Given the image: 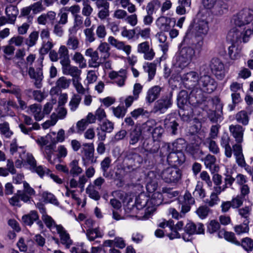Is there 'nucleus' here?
Instances as JSON below:
<instances>
[{
	"mask_svg": "<svg viewBox=\"0 0 253 253\" xmlns=\"http://www.w3.org/2000/svg\"><path fill=\"white\" fill-rule=\"evenodd\" d=\"M70 84L71 80L63 76L58 79L55 84L59 89H65L69 87Z\"/></svg>",
	"mask_w": 253,
	"mask_h": 253,
	"instance_id": "8fccbe9b",
	"label": "nucleus"
},
{
	"mask_svg": "<svg viewBox=\"0 0 253 253\" xmlns=\"http://www.w3.org/2000/svg\"><path fill=\"white\" fill-rule=\"evenodd\" d=\"M185 147V140L182 138L177 139L172 143H165L162 147L164 151L168 154V160L170 161L171 157L176 156V153L180 152Z\"/></svg>",
	"mask_w": 253,
	"mask_h": 253,
	"instance_id": "423d86ee",
	"label": "nucleus"
},
{
	"mask_svg": "<svg viewBox=\"0 0 253 253\" xmlns=\"http://www.w3.org/2000/svg\"><path fill=\"white\" fill-rule=\"evenodd\" d=\"M41 105L34 104L29 107L30 113L31 114L36 121H40L44 117Z\"/></svg>",
	"mask_w": 253,
	"mask_h": 253,
	"instance_id": "c85d7f7f",
	"label": "nucleus"
},
{
	"mask_svg": "<svg viewBox=\"0 0 253 253\" xmlns=\"http://www.w3.org/2000/svg\"><path fill=\"white\" fill-rule=\"evenodd\" d=\"M153 192L154 193L151 198H149V203L148 204L151 205V206L148 207L147 212H154L156 209V207L162 203V194L159 191H156V190Z\"/></svg>",
	"mask_w": 253,
	"mask_h": 253,
	"instance_id": "412c9836",
	"label": "nucleus"
},
{
	"mask_svg": "<svg viewBox=\"0 0 253 253\" xmlns=\"http://www.w3.org/2000/svg\"><path fill=\"white\" fill-rule=\"evenodd\" d=\"M39 32L33 31L30 33L28 38L26 39V43L29 47L34 46L39 39Z\"/></svg>",
	"mask_w": 253,
	"mask_h": 253,
	"instance_id": "864d4df0",
	"label": "nucleus"
},
{
	"mask_svg": "<svg viewBox=\"0 0 253 253\" xmlns=\"http://www.w3.org/2000/svg\"><path fill=\"white\" fill-rule=\"evenodd\" d=\"M217 86L215 81L209 75H204L200 78L199 83L198 86V92L201 94V91L210 93L214 91Z\"/></svg>",
	"mask_w": 253,
	"mask_h": 253,
	"instance_id": "0eeeda50",
	"label": "nucleus"
},
{
	"mask_svg": "<svg viewBox=\"0 0 253 253\" xmlns=\"http://www.w3.org/2000/svg\"><path fill=\"white\" fill-rule=\"evenodd\" d=\"M83 7L82 8V14L84 16L88 17L92 13L93 8L91 6L89 0H84L83 2Z\"/></svg>",
	"mask_w": 253,
	"mask_h": 253,
	"instance_id": "338daca9",
	"label": "nucleus"
},
{
	"mask_svg": "<svg viewBox=\"0 0 253 253\" xmlns=\"http://www.w3.org/2000/svg\"><path fill=\"white\" fill-rule=\"evenodd\" d=\"M85 55L90 58L88 61L89 67L97 68L100 66L102 59L99 57L97 50H94L91 47L88 48L85 51Z\"/></svg>",
	"mask_w": 253,
	"mask_h": 253,
	"instance_id": "4468645a",
	"label": "nucleus"
},
{
	"mask_svg": "<svg viewBox=\"0 0 253 253\" xmlns=\"http://www.w3.org/2000/svg\"><path fill=\"white\" fill-rule=\"evenodd\" d=\"M164 132V130L161 126H156L152 132L153 140L154 141H159L162 138Z\"/></svg>",
	"mask_w": 253,
	"mask_h": 253,
	"instance_id": "0e129e2a",
	"label": "nucleus"
},
{
	"mask_svg": "<svg viewBox=\"0 0 253 253\" xmlns=\"http://www.w3.org/2000/svg\"><path fill=\"white\" fill-rule=\"evenodd\" d=\"M28 73L31 78L35 80V84L36 86L38 88H40L41 87V83L43 79L42 71L39 70L36 72L33 68L30 67Z\"/></svg>",
	"mask_w": 253,
	"mask_h": 253,
	"instance_id": "2f4dec72",
	"label": "nucleus"
},
{
	"mask_svg": "<svg viewBox=\"0 0 253 253\" xmlns=\"http://www.w3.org/2000/svg\"><path fill=\"white\" fill-rule=\"evenodd\" d=\"M62 70L63 74L71 76L72 79H81L82 71L77 66H72L70 62L62 66Z\"/></svg>",
	"mask_w": 253,
	"mask_h": 253,
	"instance_id": "a211bd4d",
	"label": "nucleus"
},
{
	"mask_svg": "<svg viewBox=\"0 0 253 253\" xmlns=\"http://www.w3.org/2000/svg\"><path fill=\"white\" fill-rule=\"evenodd\" d=\"M42 218L46 227L52 232L55 231L56 228L59 226V224H57L53 218L45 213H43Z\"/></svg>",
	"mask_w": 253,
	"mask_h": 253,
	"instance_id": "4c0bfd02",
	"label": "nucleus"
},
{
	"mask_svg": "<svg viewBox=\"0 0 253 253\" xmlns=\"http://www.w3.org/2000/svg\"><path fill=\"white\" fill-rule=\"evenodd\" d=\"M0 104L3 107L4 110L7 112H9L11 108L14 109L18 108V106L16 102L14 100L11 99H8L7 100L4 99L1 100Z\"/></svg>",
	"mask_w": 253,
	"mask_h": 253,
	"instance_id": "49530a36",
	"label": "nucleus"
},
{
	"mask_svg": "<svg viewBox=\"0 0 253 253\" xmlns=\"http://www.w3.org/2000/svg\"><path fill=\"white\" fill-rule=\"evenodd\" d=\"M181 80L185 87L191 89V94L196 95L198 92V86L200 81L198 73L191 71L184 74L181 76Z\"/></svg>",
	"mask_w": 253,
	"mask_h": 253,
	"instance_id": "20e7f679",
	"label": "nucleus"
},
{
	"mask_svg": "<svg viewBox=\"0 0 253 253\" xmlns=\"http://www.w3.org/2000/svg\"><path fill=\"white\" fill-rule=\"evenodd\" d=\"M81 100V97L78 94H74L69 102L71 111L74 112L78 108Z\"/></svg>",
	"mask_w": 253,
	"mask_h": 253,
	"instance_id": "680f3d73",
	"label": "nucleus"
},
{
	"mask_svg": "<svg viewBox=\"0 0 253 253\" xmlns=\"http://www.w3.org/2000/svg\"><path fill=\"white\" fill-rule=\"evenodd\" d=\"M86 235L87 239L93 241L96 238H101L103 236V233L101 232L99 228H89L86 230Z\"/></svg>",
	"mask_w": 253,
	"mask_h": 253,
	"instance_id": "a19ab883",
	"label": "nucleus"
},
{
	"mask_svg": "<svg viewBox=\"0 0 253 253\" xmlns=\"http://www.w3.org/2000/svg\"><path fill=\"white\" fill-rule=\"evenodd\" d=\"M32 170L35 171L41 177L48 175L50 172L49 169L42 166H36Z\"/></svg>",
	"mask_w": 253,
	"mask_h": 253,
	"instance_id": "e2e57ef3",
	"label": "nucleus"
},
{
	"mask_svg": "<svg viewBox=\"0 0 253 253\" xmlns=\"http://www.w3.org/2000/svg\"><path fill=\"white\" fill-rule=\"evenodd\" d=\"M185 231L189 234H202L204 232V225L201 223L189 222L186 225Z\"/></svg>",
	"mask_w": 253,
	"mask_h": 253,
	"instance_id": "393cba45",
	"label": "nucleus"
},
{
	"mask_svg": "<svg viewBox=\"0 0 253 253\" xmlns=\"http://www.w3.org/2000/svg\"><path fill=\"white\" fill-rule=\"evenodd\" d=\"M5 13L8 18V23L13 24L16 19L19 11L16 6L9 5L6 7Z\"/></svg>",
	"mask_w": 253,
	"mask_h": 253,
	"instance_id": "cd10ccee",
	"label": "nucleus"
},
{
	"mask_svg": "<svg viewBox=\"0 0 253 253\" xmlns=\"http://www.w3.org/2000/svg\"><path fill=\"white\" fill-rule=\"evenodd\" d=\"M86 193L90 198L94 200L97 201L100 198L99 192L95 190L94 186L91 184L89 185L86 188Z\"/></svg>",
	"mask_w": 253,
	"mask_h": 253,
	"instance_id": "052dcab7",
	"label": "nucleus"
},
{
	"mask_svg": "<svg viewBox=\"0 0 253 253\" xmlns=\"http://www.w3.org/2000/svg\"><path fill=\"white\" fill-rule=\"evenodd\" d=\"M210 68L216 78L221 80L225 77L224 65L218 58H213L210 63Z\"/></svg>",
	"mask_w": 253,
	"mask_h": 253,
	"instance_id": "9b49d317",
	"label": "nucleus"
},
{
	"mask_svg": "<svg viewBox=\"0 0 253 253\" xmlns=\"http://www.w3.org/2000/svg\"><path fill=\"white\" fill-rule=\"evenodd\" d=\"M39 219V216L36 211H32L28 214H25L22 216V220L23 222L27 225L31 226L34 221Z\"/></svg>",
	"mask_w": 253,
	"mask_h": 253,
	"instance_id": "e433bc0d",
	"label": "nucleus"
},
{
	"mask_svg": "<svg viewBox=\"0 0 253 253\" xmlns=\"http://www.w3.org/2000/svg\"><path fill=\"white\" fill-rule=\"evenodd\" d=\"M180 170L177 168H168L161 173L162 178L167 183H176L181 178Z\"/></svg>",
	"mask_w": 253,
	"mask_h": 253,
	"instance_id": "9d476101",
	"label": "nucleus"
},
{
	"mask_svg": "<svg viewBox=\"0 0 253 253\" xmlns=\"http://www.w3.org/2000/svg\"><path fill=\"white\" fill-rule=\"evenodd\" d=\"M253 20V11L250 9H245L239 12L234 17L235 27H242L248 24Z\"/></svg>",
	"mask_w": 253,
	"mask_h": 253,
	"instance_id": "1a4fd4ad",
	"label": "nucleus"
},
{
	"mask_svg": "<svg viewBox=\"0 0 253 253\" xmlns=\"http://www.w3.org/2000/svg\"><path fill=\"white\" fill-rule=\"evenodd\" d=\"M205 144L209 148V150L214 154L219 153L220 149L215 141L211 138H208L206 139Z\"/></svg>",
	"mask_w": 253,
	"mask_h": 253,
	"instance_id": "de8ad7c7",
	"label": "nucleus"
},
{
	"mask_svg": "<svg viewBox=\"0 0 253 253\" xmlns=\"http://www.w3.org/2000/svg\"><path fill=\"white\" fill-rule=\"evenodd\" d=\"M156 173L154 171H150L148 172L146 178V188L150 193L157 190V181Z\"/></svg>",
	"mask_w": 253,
	"mask_h": 253,
	"instance_id": "a878e982",
	"label": "nucleus"
},
{
	"mask_svg": "<svg viewBox=\"0 0 253 253\" xmlns=\"http://www.w3.org/2000/svg\"><path fill=\"white\" fill-rule=\"evenodd\" d=\"M142 135V131L140 127L135 126L133 129L129 131V143L134 145L139 140Z\"/></svg>",
	"mask_w": 253,
	"mask_h": 253,
	"instance_id": "bb28decb",
	"label": "nucleus"
},
{
	"mask_svg": "<svg viewBox=\"0 0 253 253\" xmlns=\"http://www.w3.org/2000/svg\"><path fill=\"white\" fill-rule=\"evenodd\" d=\"M65 133L64 129L61 128L57 132L56 138L51 140L52 144H56L58 143H62L65 141Z\"/></svg>",
	"mask_w": 253,
	"mask_h": 253,
	"instance_id": "69168bd1",
	"label": "nucleus"
},
{
	"mask_svg": "<svg viewBox=\"0 0 253 253\" xmlns=\"http://www.w3.org/2000/svg\"><path fill=\"white\" fill-rule=\"evenodd\" d=\"M193 32L198 36L206 35L209 30V22L204 18H198L193 25Z\"/></svg>",
	"mask_w": 253,
	"mask_h": 253,
	"instance_id": "f8f14e48",
	"label": "nucleus"
},
{
	"mask_svg": "<svg viewBox=\"0 0 253 253\" xmlns=\"http://www.w3.org/2000/svg\"><path fill=\"white\" fill-rule=\"evenodd\" d=\"M172 104V95L169 94L162 97L154 104L152 112L154 113L164 114Z\"/></svg>",
	"mask_w": 253,
	"mask_h": 253,
	"instance_id": "6e6552de",
	"label": "nucleus"
},
{
	"mask_svg": "<svg viewBox=\"0 0 253 253\" xmlns=\"http://www.w3.org/2000/svg\"><path fill=\"white\" fill-rule=\"evenodd\" d=\"M251 114V112L248 113L244 110H241L236 114L235 119L238 123L243 126H247L249 123Z\"/></svg>",
	"mask_w": 253,
	"mask_h": 253,
	"instance_id": "c756f323",
	"label": "nucleus"
},
{
	"mask_svg": "<svg viewBox=\"0 0 253 253\" xmlns=\"http://www.w3.org/2000/svg\"><path fill=\"white\" fill-rule=\"evenodd\" d=\"M229 131L237 143H241L243 140L245 129L240 125H231L229 127Z\"/></svg>",
	"mask_w": 253,
	"mask_h": 253,
	"instance_id": "4be33fe9",
	"label": "nucleus"
},
{
	"mask_svg": "<svg viewBox=\"0 0 253 253\" xmlns=\"http://www.w3.org/2000/svg\"><path fill=\"white\" fill-rule=\"evenodd\" d=\"M137 50L138 53L144 54V58L145 60H152L155 53L152 48L150 47L148 42H144L138 44Z\"/></svg>",
	"mask_w": 253,
	"mask_h": 253,
	"instance_id": "dca6fc26",
	"label": "nucleus"
},
{
	"mask_svg": "<svg viewBox=\"0 0 253 253\" xmlns=\"http://www.w3.org/2000/svg\"><path fill=\"white\" fill-rule=\"evenodd\" d=\"M58 54L62 66L68 62H70L68 49L65 45H63L59 47Z\"/></svg>",
	"mask_w": 253,
	"mask_h": 253,
	"instance_id": "f704fd0d",
	"label": "nucleus"
},
{
	"mask_svg": "<svg viewBox=\"0 0 253 253\" xmlns=\"http://www.w3.org/2000/svg\"><path fill=\"white\" fill-rule=\"evenodd\" d=\"M0 131L1 134L7 138H10L13 134L10 129L9 125L7 122L0 124Z\"/></svg>",
	"mask_w": 253,
	"mask_h": 253,
	"instance_id": "09e8293b",
	"label": "nucleus"
},
{
	"mask_svg": "<svg viewBox=\"0 0 253 253\" xmlns=\"http://www.w3.org/2000/svg\"><path fill=\"white\" fill-rule=\"evenodd\" d=\"M201 4L205 9L211 10L216 15H221L227 10V5L218 0H201Z\"/></svg>",
	"mask_w": 253,
	"mask_h": 253,
	"instance_id": "39448f33",
	"label": "nucleus"
},
{
	"mask_svg": "<svg viewBox=\"0 0 253 253\" xmlns=\"http://www.w3.org/2000/svg\"><path fill=\"white\" fill-rule=\"evenodd\" d=\"M249 223V220L246 219L242 224L236 225L234 227V231L237 235L248 233L250 230Z\"/></svg>",
	"mask_w": 253,
	"mask_h": 253,
	"instance_id": "37998d69",
	"label": "nucleus"
},
{
	"mask_svg": "<svg viewBox=\"0 0 253 253\" xmlns=\"http://www.w3.org/2000/svg\"><path fill=\"white\" fill-rule=\"evenodd\" d=\"M205 165L207 169H209L211 171L214 172L216 170V167L215 166L216 159L214 156L208 154L203 159Z\"/></svg>",
	"mask_w": 253,
	"mask_h": 253,
	"instance_id": "ea45409f",
	"label": "nucleus"
},
{
	"mask_svg": "<svg viewBox=\"0 0 253 253\" xmlns=\"http://www.w3.org/2000/svg\"><path fill=\"white\" fill-rule=\"evenodd\" d=\"M241 246L247 251H252L253 249V241L248 237L242 239Z\"/></svg>",
	"mask_w": 253,
	"mask_h": 253,
	"instance_id": "774afa93",
	"label": "nucleus"
},
{
	"mask_svg": "<svg viewBox=\"0 0 253 253\" xmlns=\"http://www.w3.org/2000/svg\"><path fill=\"white\" fill-rule=\"evenodd\" d=\"M126 74V70L121 69L118 72L112 71L110 72L109 77L111 79L115 80V82L118 85L122 86L125 84V82L127 77Z\"/></svg>",
	"mask_w": 253,
	"mask_h": 253,
	"instance_id": "aec40b11",
	"label": "nucleus"
},
{
	"mask_svg": "<svg viewBox=\"0 0 253 253\" xmlns=\"http://www.w3.org/2000/svg\"><path fill=\"white\" fill-rule=\"evenodd\" d=\"M109 43L117 49L123 50L128 56L131 51V46L128 44H126L124 42L120 41L113 36H109L108 38Z\"/></svg>",
	"mask_w": 253,
	"mask_h": 253,
	"instance_id": "f3484780",
	"label": "nucleus"
},
{
	"mask_svg": "<svg viewBox=\"0 0 253 253\" xmlns=\"http://www.w3.org/2000/svg\"><path fill=\"white\" fill-rule=\"evenodd\" d=\"M18 194L22 201L27 202L30 200L32 196L36 195V191L28 183L23 181V191H18Z\"/></svg>",
	"mask_w": 253,
	"mask_h": 253,
	"instance_id": "6ab92c4d",
	"label": "nucleus"
},
{
	"mask_svg": "<svg viewBox=\"0 0 253 253\" xmlns=\"http://www.w3.org/2000/svg\"><path fill=\"white\" fill-rule=\"evenodd\" d=\"M110 47L109 43L101 42L97 47V50L101 54V59L106 60L110 56Z\"/></svg>",
	"mask_w": 253,
	"mask_h": 253,
	"instance_id": "473e14b6",
	"label": "nucleus"
},
{
	"mask_svg": "<svg viewBox=\"0 0 253 253\" xmlns=\"http://www.w3.org/2000/svg\"><path fill=\"white\" fill-rule=\"evenodd\" d=\"M52 233H57L59 235L61 243L66 248H69L72 245L73 241L70 234L62 225L59 224V226Z\"/></svg>",
	"mask_w": 253,
	"mask_h": 253,
	"instance_id": "ddd939ff",
	"label": "nucleus"
},
{
	"mask_svg": "<svg viewBox=\"0 0 253 253\" xmlns=\"http://www.w3.org/2000/svg\"><path fill=\"white\" fill-rule=\"evenodd\" d=\"M80 42L76 36L69 35L66 42L68 47L71 50H75L79 47Z\"/></svg>",
	"mask_w": 253,
	"mask_h": 253,
	"instance_id": "c03bdc74",
	"label": "nucleus"
},
{
	"mask_svg": "<svg viewBox=\"0 0 253 253\" xmlns=\"http://www.w3.org/2000/svg\"><path fill=\"white\" fill-rule=\"evenodd\" d=\"M203 45V40H200L192 41L190 45H183L176 58V65L181 68L187 67L196 57V53L200 52Z\"/></svg>",
	"mask_w": 253,
	"mask_h": 253,
	"instance_id": "f257e3e1",
	"label": "nucleus"
},
{
	"mask_svg": "<svg viewBox=\"0 0 253 253\" xmlns=\"http://www.w3.org/2000/svg\"><path fill=\"white\" fill-rule=\"evenodd\" d=\"M69 172L73 176H77L82 173L83 169L79 166V161L74 159L69 164Z\"/></svg>",
	"mask_w": 253,
	"mask_h": 253,
	"instance_id": "72a5a7b5",
	"label": "nucleus"
},
{
	"mask_svg": "<svg viewBox=\"0 0 253 253\" xmlns=\"http://www.w3.org/2000/svg\"><path fill=\"white\" fill-rule=\"evenodd\" d=\"M171 20L170 18L165 16H160L155 21L157 27L162 31L167 32L171 28Z\"/></svg>",
	"mask_w": 253,
	"mask_h": 253,
	"instance_id": "b1692460",
	"label": "nucleus"
},
{
	"mask_svg": "<svg viewBox=\"0 0 253 253\" xmlns=\"http://www.w3.org/2000/svg\"><path fill=\"white\" fill-rule=\"evenodd\" d=\"M9 151L10 154L15 157L25 160V155L26 152V149L25 146H18L16 138L13 139L10 144Z\"/></svg>",
	"mask_w": 253,
	"mask_h": 253,
	"instance_id": "2eb2a0df",
	"label": "nucleus"
},
{
	"mask_svg": "<svg viewBox=\"0 0 253 253\" xmlns=\"http://www.w3.org/2000/svg\"><path fill=\"white\" fill-rule=\"evenodd\" d=\"M241 49L235 44H232L228 48V54L231 60H237L240 57Z\"/></svg>",
	"mask_w": 253,
	"mask_h": 253,
	"instance_id": "58836bf2",
	"label": "nucleus"
},
{
	"mask_svg": "<svg viewBox=\"0 0 253 253\" xmlns=\"http://www.w3.org/2000/svg\"><path fill=\"white\" fill-rule=\"evenodd\" d=\"M162 88L159 85L151 87L147 91L145 100L147 102L152 103L160 95Z\"/></svg>",
	"mask_w": 253,
	"mask_h": 253,
	"instance_id": "5701e85b",
	"label": "nucleus"
},
{
	"mask_svg": "<svg viewBox=\"0 0 253 253\" xmlns=\"http://www.w3.org/2000/svg\"><path fill=\"white\" fill-rule=\"evenodd\" d=\"M83 151L85 158L91 162L93 163V152L94 147L92 143H84L83 145Z\"/></svg>",
	"mask_w": 253,
	"mask_h": 253,
	"instance_id": "c9c22d12",
	"label": "nucleus"
},
{
	"mask_svg": "<svg viewBox=\"0 0 253 253\" xmlns=\"http://www.w3.org/2000/svg\"><path fill=\"white\" fill-rule=\"evenodd\" d=\"M149 203V197L145 194H141L139 195L136 199L135 205H131V207H129V204L126 208L125 211L127 213H131L130 216H134V214H137V211L142 210L141 214H144L143 216L135 215V216L138 219H147L149 217L151 214L153 212H147L149 206H151L148 204Z\"/></svg>",
	"mask_w": 253,
	"mask_h": 253,
	"instance_id": "f03ea898",
	"label": "nucleus"
},
{
	"mask_svg": "<svg viewBox=\"0 0 253 253\" xmlns=\"http://www.w3.org/2000/svg\"><path fill=\"white\" fill-rule=\"evenodd\" d=\"M211 211V210L208 206L204 205L200 206L197 209L196 212L201 219H203L208 216Z\"/></svg>",
	"mask_w": 253,
	"mask_h": 253,
	"instance_id": "603ef678",
	"label": "nucleus"
},
{
	"mask_svg": "<svg viewBox=\"0 0 253 253\" xmlns=\"http://www.w3.org/2000/svg\"><path fill=\"white\" fill-rule=\"evenodd\" d=\"M136 31V37H141L143 39H148L150 38L151 29L149 28H141L137 27L135 28Z\"/></svg>",
	"mask_w": 253,
	"mask_h": 253,
	"instance_id": "3c124183",
	"label": "nucleus"
},
{
	"mask_svg": "<svg viewBox=\"0 0 253 253\" xmlns=\"http://www.w3.org/2000/svg\"><path fill=\"white\" fill-rule=\"evenodd\" d=\"M193 194L195 197L200 199H203L206 197V192L203 188V184L202 182H197Z\"/></svg>",
	"mask_w": 253,
	"mask_h": 253,
	"instance_id": "4d7b16f0",
	"label": "nucleus"
},
{
	"mask_svg": "<svg viewBox=\"0 0 253 253\" xmlns=\"http://www.w3.org/2000/svg\"><path fill=\"white\" fill-rule=\"evenodd\" d=\"M54 46L52 39L44 40L42 42V44L40 49V53L41 54H47Z\"/></svg>",
	"mask_w": 253,
	"mask_h": 253,
	"instance_id": "a18cd8bd",
	"label": "nucleus"
},
{
	"mask_svg": "<svg viewBox=\"0 0 253 253\" xmlns=\"http://www.w3.org/2000/svg\"><path fill=\"white\" fill-rule=\"evenodd\" d=\"M160 7L161 2L159 0H152L147 3L146 11L147 13L153 15L156 12Z\"/></svg>",
	"mask_w": 253,
	"mask_h": 253,
	"instance_id": "79ce46f5",
	"label": "nucleus"
},
{
	"mask_svg": "<svg viewBox=\"0 0 253 253\" xmlns=\"http://www.w3.org/2000/svg\"><path fill=\"white\" fill-rule=\"evenodd\" d=\"M73 60L79 64L80 68H84L86 67L85 59L80 52H75L73 57Z\"/></svg>",
	"mask_w": 253,
	"mask_h": 253,
	"instance_id": "5fc2aeb1",
	"label": "nucleus"
},
{
	"mask_svg": "<svg viewBox=\"0 0 253 253\" xmlns=\"http://www.w3.org/2000/svg\"><path fill=\"white\" fill-rule=\"evenodd\" d=\"M252 29H243L242 27H233L230 30L227 34V38L231 41L238 42L241 39L244 42H248L250 37L253 35V23L252 24Z\"/></svg>",
	"mask_w": 253,
	"mask_h": 253,
	"instance_id": "7ed1b4c3",
	"label": "nucleus"
},
{
	"mask_svg": "<svg viewBox=\"0 0 253 253\" xmlns=\"http://www.w3.org/2000/svg\"><path fill=\"white\" fill-rule=\"evenodd\" d=\"M164 125L166 127L170 128L172 134L176 133L178 124L174 119L166 118L164 121Z\"/></svg>",
	"mask_w": 253,
	"mask_h": 253,
	"instance_id": "6e6d98bb",
	"label": "nucleus"
},
{
	"mask_svg": "<svg viewBox=\"0 0 253 253\" xmlns=\"http://www.w3.org/2000/svg\"><path fill=\"white\" fill-rule=\"evenodd\" d=\"M217 236L219 238H224L226 241L230 242L234 244L240 245V243L236 240L234 233L226 231L224 229L219 230Z\"/></svg>",
	"mask_w": 253,
	"mask_h": 253,
	"instance_id": "7c9ffc66",
	"label": "nucleus"
},
{
	"mask_svg": "<svg viewBox=\"0 0 253 253\" xmlns=\"http://www.w3.org/2000/svg\"><path fill=\"white\" fill-rule=\"evenodd\" d=\"M144 68L148 73V81H151L156 74V65L153 63H148L146 66H144Z\"/></svg>",
	"mask_w": 253,
	"mask_h": 253,
	"instance_id": "13d9d810",
	"label": "nucleus"
},
{
	"mask_svg": "<svg viewBox=\"0 0 253 253\" xmlns=\"http://www.w3.org/2000/svg\"><path fill=\"white\" fill-rule=\"evenodd\" d=\"M74 17V26L69 29V32L71 34L73 33H76L77 30L82 27L83 23V17L81 15H76Z\"/></svg>",
	"mask_w": 253,
	"mask_h": 253,
	"instance_id": "bf43d9fd",
	"label": "nucleus"
}]
</instances>
